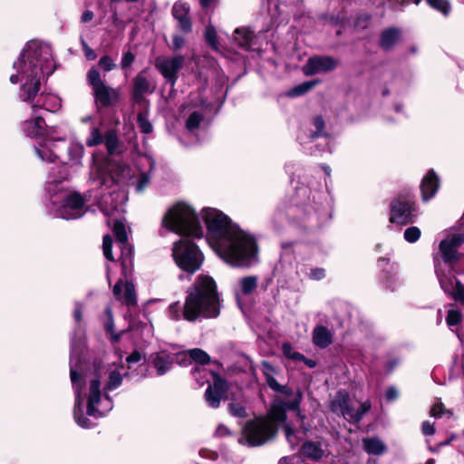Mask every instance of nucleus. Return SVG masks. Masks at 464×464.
I'll use <instances>...</instances> for the list:
<instances>
[{
	"label": "nucleus",
	"instance_id": "12",
	"mask_svg": "<svg viewBox=\"0 0 464 464\" xmlns=\"http://www.w3.org/2000/svg\"><path fill=\"white\" fill-rule=\"evenodd\" d=\"M331 411L334 413L342 415L350 422L360 421L365 413L371 409L370 401H366L361 406L354 410L349 405V395L346 392L340 391L336 393L331 401Z\"/></svg>",
	"mask_w": 464,
	"mask_h": 464
},
{
	"label": "nucleus",
	"instance_id": "60",
	"mask_svg": "<svg viewBox=\"0 0 464 464\" xmlns=\"http://www.w3.org/2000/svg\"><path fill=\"white\" fill-rule=\"evenodd\" d=\"M386 398L388 401H393L394 399H396L398 397V392L395 388L393 387H390L387 391H386Z\"/></svg>",
	"mask_w": 464,
	"mask_h": 464
},
{
	"label": "nucleus",
	"instance_id": "39",
	"mask_svg": "<svg viewBox=\"0 0 464 464\" xmlns=\"http://www.w3.org/2000/svg\"><path fill=\"white\" fill-rule=\"evenodd\" d=\"M421 232L418 227H410L404 231V239L409 243H415L420 237Z\"/></svg>",
	"mask_w": 464,
	"mask_h": 464
},
{
	"label": "nucleus",
	"instance_id": "32",
	"mask_svg": "<svg viewBox=\"0 0 464 464\" xmlns=\"http://www.w3.org/2000/svg\"><path fill=\"white\" fill-rule=\"evenodd\" d=\"M320 82L319 80H313L302 82L299 85L295 86L288 92V95L290 97H298L305 94L309 91H311L314 86H316Z\"/></svg>",
	"mask_w": 464,
	"mask_h": 464
},
{
	"label": "nucleus",
	"instance_id": "40",
	"mask_svg": "<svg viewBox=\"0 0 464 464\" xmlns=\"http://www.w3.org/2000/svg\"><path fill=\"white\" fill-rule=\"evenodd\" d=\"M283 353L290 359L302 361L304 359V356L298 352L294 351L292 345L289 343H285L282 346Z\"/></svg>",
	"mask_w": 464,
	"mask_h": 464
},
{
	"label": "nucleus",
	"instance_id": "13",
	"mask_svg": "<svg viewBox=\"0 0 464 464\" xmlns=\"http://www.w3.org/2000/svg\"><path fill=\"white\" fill-rule=\"evenodd\" d=\"M113 232L117 244L121 249V262L123 273L126 275L132 269L133 247L128 241V232L122 221L117 220L113 224Z\"/></svg>",
	"mask_w": 464,
	"mask_h": 464
},
{
	"label": "nucleus",
	"instance_id": "47",
	"mask_svg": "<svg viewBox=\"0 0 464 464\" xmlns=\"http://www.w3.org/2000/svg\"><path fill=\"white\" fill-rule=\"evenodd\" d=\"M105 313H106L107 320L104 323V327L108 333L111 334V338L114 341H117L119 339V336L113 335L114 324H113L112 313H111V308L107 307Z\"/></svg>",
	"mask_w": 464,
	"mask_h": 464
},
{
	"label": "nucleus",
	"instance_id": "44",
	"mask_svg": "<svg viewBox=\"0 0 464 464\" xmlns=\"http://www.w3.org/2000/svg\"><path fill=\"white\" fill-rule=\"evenodd\" d=\"M111 247H112L111 237L110 235H105L103 237V242H102L103 255L106 257V259L111 260V261L114 260L112 252H111Z\"/></svg>",
	"mask_w": 464,
	"mask_h": 464
},
{
	"label": "nucleus",
	"instance_id": "2",
	"mask_svg": "<svg viewBox=\"0 0 464 464\" xmlns=\"http://www.w3.org/2000/svg\"><path fill=\"white\" fill-rule=\"evenodd\" d=\"M202 217L208 230L209 246L226 263L250 267L258 262V246L252 235L216 208H204Z\"/></svg>",
	"mask_w": 464,
	"mask_h": 464
},
{
	"label": "nucleus",
	"instance_id": "18",
	"mask_svg": "<svg viewBox=\"0 0 464 464\" xmlns=\"http://www.w3.org/2000/svg\"><path fill=\"white\" fill-rule=\"evenodd\" d=\"M189 10V6L180 1L176 2L171 9L172 16L178 22L179 28L185 34H188L192 30Z\"/></svg>",
	"mask_w": 464,
	"mask_h": 464
},
{
	"label": "nucleus",
	"instance_id": "23",
	"mask_svg": "<svg viewBox=\"0 0 464 464\" xmlns=\"http://www.w3.org/2000/svg\"><path fill=\"white\" fill-rule=\"evenodd\" d=\"M154 89L143 72H140L133 79V97L136 101L142 99L144 94L152 93Z\"/></svg>",
	"mask_w": 464,
	"mask_h": 464
},
{
	"label": "nucleus",
	"instance_id": "4",
	"mask_svg": "<svg viewBox=\"0 0 464 464\" xmlns=\"http://www.w3.org/2000/svg\"><path fill=\"white\" fill-rule=\"evenodd\" d=\"M220 314V299L215 280L208 275H199L188 289L183 306L179 302L168 308L169 317L189 322L198 317L216 318Z\"/></svg>",
	"mask_w": 464,
	"mask_h": 464
},
{
	"label": "nucleus",
	"instance_id": "27",
	"mask_svg": "<svg viewBox=\"0 0 464 464\" xmlns=\"http://www.w3.org/2000/svg\"><path fill=\"white\" fill-rule=\"evenodd\" d=\"M253 40L254 33L246 27L237 28L234 32V41L245 50L251 49Z\"/></svg>",
	"mask_w": 464,
	"mask_h": 464
},
{
	"label": "nucleus",
	"instance_id": "34",
	"mask_svg": "<svg viewBox=\"0 0 464 464\" xmlns=\"http://www.w3.org/2000/svg\"><path fill=\"white\" fill-rule=\"evenodd\" d=\"M204 116L198 111L192 112L186 121V128L188 131L193 132L198 129Z\"/></svg>",
	"mask_w": 464,
	"mask_h": 464
},
{
	"label": "nucleus",
	"instance_id": "1",
	"mask_svg": "<svg viewBox=\"0 0 464 464\" xmlns=\"http://www.w3.org/2000/svg\"><path fill=\"white\" fill-rule=\"evenodd\" d=\"M16 73L10 76L14 84L21 82L19 97L28 102L34 113L43 109L56 112L62 107L61 99L52 93L38 96L44 77L49 76L55 70L51 47L38 41H30L24 48L18 60L14 63Z\"/></svg>",
	"mask_w": 464,
	"mask_h": 464
},
{
	"label": "nucleus",
	"instance_id": "25",
	"mask_svg": "<svg viewBox=\"0 0 464 464\" xmlns=\"http://www.w3.org/2000/svg\"><path fill=\"white\" fill-rule=\"evenodd\" d=\"M177 357H182L179 363L187 364L190 360L200 363L201 365L208 364L210 361L209 355L201 349L194 348L186 353H177Z\"/></svg>",
	"mask_w": 464,
	"mask_h": 464
},
{
	"label": "nucleus",
	"instance_id": "15",
	"mask_svg": "<svg viewBox=\"0 0 464 464\" xmlns=\"http://www.w3.org/2000/svg\"><path fill=\"white\" fill-rule=\"evenodd\" d=\"M184 63L185 58L180 54L170 57L159 56L155 59V67L166 82L174 87L179 77V72L182 69Z\"/></svg>",
	"mask_w": 464,
	"mask_h": 464
},
{
	"label": "nucleus",
	"instance_id": "57",
	"mask_svg": "<svg viewBox=\"0 0 464 464\" xmlns=\"http://www.w3.org/2000/svg\"><path fill=\"white\" fill-rule=\"evenodd\" d=\"M141 358H142L141 353L138 351H135L127 357L126 361L129 363H135V362H140L141 360Z\"/></svg>",
	"mask_w": 464,
	"mask_h": 464
},
{
	"label": "nucleus",
	"instance_id": "7",
	"mask_svg": "<svg viewBox=\"0 0 464 464\" xmlns=\"http://www.w3.org/2000/svg\"><path fill=\"white\" fill-rule=\"evenodd\" d=\"M162 225L179 235L198 238L203 236L198 215L189 205L183 202L177 203L169 209L162 219Z\"/></svg>",
	"mask_w": 464,
	"mask_h": 464
},
{
	"label": "nucleus",
	"instance_id": "45",
	"mask_svg": "<svg viewBox=\"0 0 464 464\" xmlns=\"http://www.w3.org/2000/svg\"><path fill=\"white\" fill-rule=\"evenodd\" d=\"M461 313L458 310L450 309L448 311L446 322L449 326H454L460 323Z\"/></svg>",
	"mask_w": 464,
	"mask_h": 464
},
{
	"label": "nucleus",
	"instance_id": "43",
	"mask_svg": "<svg viewBox=\"0 0 464 464\" xmlns=\"http://www.w3.org/2000/svg\"><path fill=\"white\" fill-rule=\"evenodd\" d=\"M450 294L464 306V285L460 282H455V286Z\"/></svg>",
	"mask_w": 464,
	"mask_h": 464
},
{
	"label": "nucleus",
	"instance_id": "30",
	"mask_svg": "<svg viewBox=\"0 0 464 464\" xmlns=\"http://www.w3.org/2000/svg\"><path fill=\"white\" fill-rule=\"evenodd\" d=\"M106 372L109 374V380L104 387L106 391H112L118 388L122 382V374L121 373L118 367L114 365L110 366Z\"/></svg>",
	"mask_w": 464,
	"mask_h": 464
},
{
	"label": "nucleus",
	"instance_id": "6",
	"mask_svg": "<svg viewBox=\"0 0 464 464\" xmlns=\"http://www.w3.org/2000/svg\"><path fill=\"white\" fill-rule=\"evenodd\" d=\"M49 213L54 218L75 219L85 212V200L81 194L69 192L63 185L62 179L49 178L46 185Z\"/></svg>",
	"mask_w": 464,
	"mask_h": 464
},
{
	"label": "nucleus",
	"instance_id": "21",
	"mask_svg": "<svg viewBox=\"0 0 464 464\" xmlns=\"http://www.w3.org/2000/svg\"><path fill=\"white\" fill-rule=\"evenodd\" d=\"M179 357H177V354H171L166 351H161L155 354L153 358V364L158 374L163 375L171 369L175 360L179 363L180 361H179Z\"/></svg>",
	"mask_w": 464,
	"mask_h": 464
},
{
	"label": "nucleus",
	"instance_id": "31",
	"mask_svg": "<svg viewBox=\"0 0 464 464\" xmlns=\"http://www.w3.org/2000/svg\"><path fill=\"white\" fill-rule=\"evenodd\" d=\"M258 277L256 276H248L238 280V287L241 294L248 295L254 292L257 286Z\"/></svg>",
	"mask_w": 464,
	"mask_h": 464
},
{
	"label": "nucleus",
	"instance_id": "64",
	"mask_svg": "<svg viewBox=\"0 0 464 464\" xmlns=\"http://www.w3.org/2000/svg\"><path fill=\"white\" fill-rule=\"evenodd\" d=\"M390 266V261H389V259H387V258H381V259H379V261H378V266H379L380 268H382V269H383V270H384V269L386 268V266Z\"/></svg>",
	"mask_w": 464,
	"mask_h": 464
},
{
	"label": "nucleus",
	"instance_id": "58",
	"mask_svg": "<svg viewBox=\"0 0 464 464\" xmlns=\"http://www.w3.org/2000/svg\"><path fill=\"white\" fill-rule=\"evenodd\" d=\"M422 432L425 435H433L435 432V429L433 427V424L430 423L429 421H424L422 423Z\"/></svg>",
	"mask_w": 464,
	"mask_h": 464
},
{
	"label": "nucleus",
	"instance_id": "20",
	"mask_svg": "<svg viewBox=\"0 0 464 464\" xmlns=\"http://www.w3.org/2000/svg\"><path fill=\"white\" fill-rule=\"evenodd\" d=\"M45 121L42 115L37 111L32 112V117L26 120L23 124L24 132L31 138H40L45 132Z\"/></svg>",
	"mask_w": 464,
	"mask_h": 464
},
{
	"label": "nucleus",
	"instance_id": "62",
	"mask_svg": "<svg viewBox=\"0 0 464 464\" xmlns=\"http://www.w3.org/2000/svg\"><path fill=\"white\" fill-rule=\"evenodd\" d=\"M228 429L224 425L218 426L216 430V434L218 436H226L228 434Z\"/></svg>",
	"mask_w": 464,
	"mask_h": 464
},
{
	"label": "nucleus",
	"instance_id": "61",
	"mask_svg": "<svg viewBox=\"0 0 464 464\" xmlns=\"http://www.w3.org/2000/svg\"><path fill=\"white\" fill-rule=\"evenodd\" d=\"M93 12L90 10H85L82 14L81 20L82 23H88L93 19Z\"/></svg>",
	"mask_w": 464,
	"mask_h": 464
},
{
	"label": "nucleus",
	"instance_id": "28",
	"mask_svg": "<svg viewBox=\"0 0 464 464\" xmlns=\"http://www.w3.org/2000/svg\"><path fill=\"white\" fill-rule=\"evenodd\" d=\"M313 341L316 346L325 348L332 343L333 335L326 327L319 325L314 329Z\"/></svg>",
	"mask_w": 464,
	"mask_h": 464
},
{
	"label": "nucleus",
	"instance_id": "9",
	"mask_svg": "<svg viewBox=\"0 0 464 464\" xmlns=\"http://www.w3.org/2000/svg\"><path fill=\"white\" fill-rule=\"evenodd\" d=\"M172 256L176 265L183 271L192 275L200 269L204 256L198 246L189 238L184 237L174 243Z\"/></svg>",
	"mask_w": 464,
	"mask_h": 464
},
{
	"label": "nucleus",
	"instance_id": "55",
	"mask_svg": "<svg viewBox=\"0 0 464 464\" xmlns=\"http://www.w3.org/2000/svg\"><path fill=\"white\" fill-rule=\"evenodd\" d=\"M185 44V39L179 35L175 34L173 35V49L174 50H179Z\"/></svg>",
	"mask_w": 464,
	"mask_h": 464
},
{
	"label": "nucleus",
	"instance_id": "16",
	"mask_svg": "<svg viewBox=\"0 0 464 464\" xmlns=\"http://www.w3.org/2000/svg\"><path fill=\"white\" fill-rule=\"evenodd\" d=\"M415 204L410 199H398L392 202L391 221L401 225L414 222L416 215Z\"/></svg>",
	"mask_w": 464,
	"mask_h": 464
},
{
	"label": "nucleus",
	"instance_id": "54",
	"mask_svg": "<svg viewBox=\"0 0 464 464\" xmlns=\"http://www.w3.org/2000/svg\"><path fill=\"white\" fill-rule=\"evenodd\" d=\"M262 372L266 378H268L270 376H273V373L275 372L274 366L269 363L268 362H262Z\"/></svg>",
	"mask_w": 464,
	"mask_h": 464
},
{
	"label": "nucleus",
	"instance_id": "42",
	"mask_svg": "<svg viewBox=\"0 0 464 464\" xmlns=\"http://www.w3.org/2000/svg\"><path fill=\"white\" fill-rule=\"evenodd\" d=\"M429 5L447 14L450 12V6L447 0H426Z\"/></svg>",
	"mask_w": 464,
	"mask_h": 464
},
{
	"label": "nucleus",
	"instance_id": "38",
	"mask_svg": "<svg viewBox=\"0 0 464 464\" xmlns=\"http://www.w3.org/2000/svg\"><path fill=\"white\" fill-rule=\"evenodd\" d=\"M206 41L212 46L213 49L218 50V43L217 32L214 26L208 25L205 30Z\"/></svg>",
	"mask_w": 464,
	"mask_h": 464
},
{
	"label": "nucleus",
	"instance_id": "48",
	"mask_svg": "<svg viewBox=\"0 0 464 464\" xmlns=\"http://www.w3.org/2000/svg\"><path fill=\"white\" fill-rule=\"evenodd\" d=\"M228 411L231 415L238 418L246 416V408L240 403L232 402L228 406Z\"/></svg>",
	"mask_w": 464,
	"mask_h": 464
},
{
	"label": "nucleus",
	"instance_id": "41",
	"mask_svg": "<svg viewBox=\"0 0 464 464\" xmlns=\"http://www.w3.org/2000/svg\"><path fill=\"white\" fill-rule=\"evenodd\" d=\"M102 140H103L102 135L101 131L99 130V129L92 128V130L90 133V136L86 140V144L89 147H93V146H96V145L102 143Z\"/></svg>",
	"mask_w": 464,
	"mask_h": 464
},
{
	"label": "nucleus",
	"instance_id": "36",
	"mask_svg": "<svg viewBox=\"0 0 464 464\" xmlns=\"http://www.w3.org/2000/svg\"><path fill=\"white\" fill-rule=\"evenodd\" d=\"M104 143L110 154H112L118 147V137L115 130H109L104 137Z\"/></svg>",
	"mask_w": 464,
	"mask_h": 464
},
{
	"label": "nucleus",
	"instance_id": "59",
	"mask_svg": "<svg viewBox=\"0 0 464 464\" xmlns=\"http://www.w3.org/2000/svg\"><path fill=\"white\" fill-rule=\"evenodd\" d=\"M266 381L268 386L276 392H278V390L281 388V385L277 382V381L274 378V376L266 378Z\"/></svg>",
	"mask_w": 464,
	"mask_h": 464
},
{
	"label": "nucleus",
	"instance_id": "29",
	"mask_svg": "<svg viewBox=\"0 0 464 464\" xmlns=\"http://www.w3.org/2000/svg\"><path fill=\"white\" fill-rule=\"evenodd\" d=\"M362 444L365 451L372 455H381L387 450L386 445L376 437L363 439Z\"/></svg>",
	"mask_w": 464,
	"mask_h": 464
},
{
	"label": "nucleus",
	"instance_id": "26",
	"mask_svg": "<svg viewBox=\"0 0 464 464\" xmlns=\"http://www.w3.org/2000/svg\"><path fill=\"white\" fill-rule=\"evenodd\" d=\"M401 30L397 28H389L384 30L381 34L380 46L386 51L394 47L401 40Z\"/></svg>",
	"mask_w": 464,
	"mask_h": 464
},
{
	"label": "nucleus",
	"instance_id": "56",
	"mask_svg": "<svg viewBox=\"0 0 464 464\" xmlns=\"http://www.w3.org/2000/svg\"><path fill=\"white\" fill-rule=\"evenodd\" d=\"M430 414L435 417V418H439V417H441L442 414H443V411H442V404L441 403H436L433 405V407L431 408L430 410Z\"/></svg>",
	"mask_w": 464,
	"mask_h": 464
},
{
	"label": "nucleus",
	"instance_id": "8",
	"mask_svg": "<svg viewBox=\"0 0 464 464\" xmlns=\"http://www.w3.org/2000/svg\"><path fill=\"white\" fill-rule=\"evenodd\" d=\"M54 129L52 127L47 130L46 137L35 146V152L42 161L54 162L56 160L61 159L62 150L67 149L69 160L77 164L84 153V148L82 144L72 143L70 146H65L64 138L53 139V133Z\"/></svg>",
	"mask_w": 464,
	"mask_h": 464
},
{
	"label": "nucleus",
	"instance_id": "10",
	"mask_svg": "<svg viewBox=\"0 0 464 464\" xmlns=\"http://www.w3.org/2000/svg\"><path fill=\"white\" fill-rule=\"evenodd\" d=\"M193 376L200 386L208 382L210 379L213 381V383L208 385L205 392V399L210 407L218 408L228 391L227 382L215 372L204 367H195Z\"/></svg>",
	"mask_w": 464,
	"mask_h": 464
},
{
	"label": "nucleus",
	"instance_id": "63",
	"mask_svg": "<svg viewBox=\"0 0 464 464\" xmlns=\"http://www.w3.org/2000/svg\"><path fill=\"white\" fill-rule=\"evenodd\" d=\"M74 319L77 323L81 322L82 320V307L80 305H77V307L74 310L73 314Z\"/></svg>",
	"mask_w": 464,
	"mask_h": 464
},
{
	"label": "nucleus",
	"instance_id": "52",
	"mask_svg": "<svg viewBox=\"0 0 464 464\" xmlns=\"http://www.w3.org/2000/svg\"><path fill=\"white\" fill-rule=\"evenodd\" d=\"M324 276H325L324 269L319 268V267L311 269V271L309 273V277L314 280H320V279L324 278Z\"/></svg>",
	"mask_w": 464,
	"mask_h": 464
},
{
	"label": "nucleus",
	"instance_id": "22",
	"mask_svg": "<svg viewBox=\"0 0 464 464\" xmlns=\"http://www.w3.org/2000/svg\"><path fill=\"white\" fill-rule=\"evenodd\" d=\"M439 188V179L437 175L432 171H429L422 179L420 184V190L422 198L427 201L434 197Z\"/></svg>",
	"mask_w": 464,
	"mask_h": 464
},
{
	"label": "nucleus",
	"instance_id": "19",
	"mask_svg": "<svg viewBox=\"0 0 464 464\" xmlns=\"http://www.w3.org/2000/svg\"><path fill=\"white\" fill-rule=\"evenodd\" d=\"M113 295L116 299L127 305L136 304L135 288L131 282L119 280L113 287Z\"/></svg>",
	"mask_w": 464,
	"mask_h": 464
},
{
	"label": "nucleus",
	"instance_id": "53",
	"mask_svg": "<svg viewBox=\"0 0 464 464\" xmlns=\"http://www.w3.org/2000/svg\"><path fill=\"white\" fill-rule=\"evenodd\" d=\"M82 44L85 57L91 61L94 60L96 58L94 51L85 43L84 40H82Z\"/></svg>",
	"mask_w": 464,
	"mask_h": 464
},
{
	"label": "nucleus",
	"instance_id": "37",
	"mask_svg": "<svg viewBox=\"0 0 464 464\" xmlns=\"http://www.w3.org/2000/svg\"><path fill=\"white\" fill-rule=\"evenodd\" d=\"M137 122L140 130L143 133L149 134L152 132L153 127L148 119V113L146 111L138 114Z\"/></svg>",
	"mask_w": 464,
	"mask_h": 464
},
{
	"label": "nucleus",
	"instance_id": "50",
	"mask_svg": "<svg viewBox=\"0 0 464 464\" xmlns=\"http://www.w3.org/2000/svg\"><path fill=\"white\" fill-rule=\"evenodd\" d=\"M150 175L148 173H142L137 182L136 190L142 191L150 183Z\"/></svg>",
	"mask_w": 464,
	"mask_h": 464
},
{
	"label": "nucleus",
	"instance_id": "33",
	"mask_svg": "<svg viewBox=\"0 0 464 464\" xmlns=\"http://www.w3.org/2000/svg\"><path fill=\"white\" fill-rule=\"evenodd\" d=\"M435 262H436V265H435L436 274L439 278L440 286L444 290V292L450 294L451 292V290H453V287L455 286V282H454L455 279L451 276H446V275L440 273V271L438 267L436 259H435Z\"/></svg>",
	"mask_w": 464,
	"mask_h": 464
},
{
	"label": "nucleus",
	"instance_id": "49",
	"mask_svg": "<svg viewBox=\"0 0 464 464\" xmlns=\"http://www.w3.org/2000/svg\"><path fill=\"white\" fill-rule=\"evenodd\" d=\"M99 66L105 72H110L116 67L114 61L107 55L102 56L99 61Z\"/></svg>",
	"mask_w": 464,
	"mask_h": 464
},
{
	"label": "nucleus",
	"instance_id": "46",
	"mask_svg": "<svg viewBox=\"0 0 464 464\" xmlns=\"http://www.w3.org/2000/svg\"><path fill=\"white\" fill-rule=\"evenodd\" d=\"M285 434L292 449H294L295 446L299 444L300 440L297 438L295 431L288 424L285 425Z\"/></svg>",
	"mask_w": 464,
	"mask_h": 464
},
{
	"label": "nucleus",
	"instance_id": "11",
	"mask_svg": "<svg viewBox=\"0 0 464 464\" xmlns=\"http://www.w3.org/2000/svg\"><path fill=\"white\" fill-rule=\"evenodd\" d=\"M87 81L92 87L97 109L112 107L118 103L121 98L120 90L107 85L96 68L88 72Z\"/></svg>",
	"mask_w": 464,
	"mask_h": 464
},
{
	"label": "nucleus",
	"instance_id": "17",
	"mask_svg": "<svg viewBox=\"0 0 464 464\" xmlns=\"http://www.w3.org/2000/svg\"><path fill=\"white\" fill-rule=\"evenodd\" d=\"M337 66V62L330 56L310 57L303 66V72L307 75L325 73L333 71Z\"/></svg>",
	"mask_w": 464,
	"mask_h": 464
},
{
	"label": "nucleus",
	"instance_id": "5",
	"mask_svg": "<svg viewBox=\"0 0 464 464\" xmlns=\"http://www.w3.org/2000/svg\"><path fill=\"white\" fill-rule=\"evenodd\" d=\"M302 399V392L298 390L295 399L288 403L276 400L266 417L256 418L246 424L239 442L251 447H257L275 438L278 425L284 423L286 420V409L297 411L298 416L303 419L304 416L301 415L299 411Z\"/></svg>",
	"mask_w": 464,
	"mask_h": 464
},
{
	"label": "nucleus",
	"instance_id": "35",
	"mask_svg": "<svg viewBox=\"0 0 464 464\" xmlns=\"http://www.w3.org/2000/svg\"><path fill=\"white\" fill-rule=\"evenodd\" d=\"M312 123H313V126L315 128V131H312L308 135V138L313 140L318 137L324 136V121L322 118V116H315L313 119Z\"/></svg>",
	"mask_w": 464,
	"mask_h": 464
},
{
	"label": "nucleus",
	"instance_id": "51",
	"mask_svg": "<svg viewBox=\"0 0 464 464\" xmlns=\"http://www.w3.org/2000/svg\"><path fill=\"white\" fill-rule=\"evenodd\" d=\"M134 59H135L134 54L131 52L128 51V52L124 53L121 62V68L125 69V68L130 66L131 63L134 62Z\"/></svg>",
	"mask_w": 464,
	"mask_h": 464
},
{
	"label": "nucleus",
	"instance_id": "3",
	"mask_svg": "<svg viewBox=\"0 0 464 464\" xmlns=\"http://www.w3.org/2000/svg\"><path fill=\"white\" fill-rule=\"evenodd\" d=\"M81 361L77 357V344L74 340L72 342V356L70 361V375L72 384V389L75 393V405H74V420L77 424L82 428H90L91 421L83 417L82 404H83V384L89 383L87 395V414L95 418L102 417L104 412L111 410L112 404L109 396L102 400L101 391V374L104 372L102 367L95 366L93 372H85L83 375L80 372Z\"/></svg>",
	"mask_w": 464,
	"mask_h": 464
},
{
	"label": "nucleus",
	"instance_id": "24",
	"mask_svg": "<svg viewBox=\"0 0 464 464\" xmlns=\"http://www.w3.org/2000/svg\"><path fill=\"white\" fill-rule=\"evenodd\" d=\"M301 453L312 460H319L324 458L325 450L320 441L307 440L302 445Z\"/></svg>",
	"mask_w": 464,
	"mask_h": 464
},
{
	"label": "nucleus",
	"instance_id": "14",
	"mask_svg": "<svg viewBox=\"0 0 464 464\" xmlns=\"http://www.w3.org/2000/svg\"><path fill=\"white\" fill-rule=\"evenodd\" d=\"M464 243V230L450 231L447 237L441 240L439 246L440 256L443 261L451 265L459 257V248Z\"/></svg>",
	"mask_w": 464,
	"mask_h": 464
}]
</instances>
